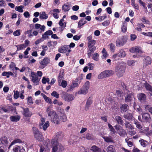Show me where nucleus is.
<instances>
[{
  "label": "nucleus",
  "mask_w": 152,
  "mask_h": 152,
  "mask_svg": "<svg viewBox=\"0 0 152 152\" xmlns=\"http://www.w3.org/2000/svg\"><path fill=\"white\" fill-rule=\"evenodd\" d=\"M59 135L61 137L62 136L61 133H57L56 135V138L53 139L51 141L52 152H62L64 150V148L63 145L58 142L57 140L60 138Z\"/></svg>",
  "instance_id": "obj_1"
},
{
  "label": "nucleus",
  "mask_w": 152,
  "mask_h": 152,
  "mask_svg": "<svg viewBox=\"0 0 152 152\" xmlns=\"http://www.w3.org/2000/svg\"><path fill=\"white\" fill-rule=\"evenodd\" d=\"M126 64L123 62L118 63L115 66V72L117 76L119 77H122L125 72Z\"/></svg>",
  "instance_id": "obj_2"
},
{
  "label": "nucleus",
  "mask_w": 152,
  "mask_h": 152,
  "mask_svg": "<svg viewBox=\"0 0 152 152\" xmlns=\"http://www.w3.org/2000/svg\"><path fill=\"white\" fill-rule=\"evenodd\" d=\"M48 116L51 117V121L55 124H59L58 117L56 113L53 111H50V109L48 108L47 110Z\"/></svg>",
  "instance_id": "obj_3"
},
{
  "label": "nucleus",
  "mask_w": 152,
  "mask_h": 152,
  "mask_svg": "<svg viewBox=\"0 0 152 152\" xmlns=\"http://www.w3.org/2000/svg\"><path fill=\"white\" fill-rule=\"evenodd\" d=\"M114 73V71L111 70H104L98 75L97 78L99 79H102L110 76L113 75Z\"/></svg>",
  "instance_id": "obj_4"
},
{
  "label": "nucleus",
  "mask_w": 152,
  "mask_h": 152,
  "mask_svg": "<svg viewBox=\"0 0 152 152\" xmlns=\"http://www.w3.org/2000/svg\"><path fill=\"white\" fill-rule=\"evenodd\" d=\"M90 85V83L89 82L87 81L78 91V94H87Z\"/></svg>",
  "instance_id": "obj_5"
},
{
  "label": "nucleus",
  "mask_w": 152,
  "mask_h": 152,
  "mask_svg": "<svg viewBox=\"0 0 152 152\" xmlns=\"http://www.w3.org/2000/svg\"><path fill=\"white\" fill-rule=\"evenodd\" d=\"M127 39V38L126 36H122L119 37L116 41V46L120 47L123 46L126 42Z\"/></svg>",
  "instance_id": "obj_6"
},
{
  "label": "nucleus",
  "mask_w": 152,
  "mask_h": 152,
  "mask_svg": "<svg viewBox=\"0 0 152 152\" xmlns=\"http://www.w3.org/2000/svg\"><path fill=\"white\" fill-rule=\"evenodd\" d=\"M118 134L121 137H124L127 135L126 131L119 125H117L114 126Z\"/></svg>",
  "instance_id": "obj_7"
},
{
  "label": "nucleus",
  "mask_w": 152,
  "mask_h": 152,
  "mask_svg": "<svg viewBox=\"0 0 152 152\" xmlns=\"http://www.w3.org/2000/svg\"><path fill=\"white\" fill-rule=\"evenodd\" d=\"M45 118H41L39 124L40 128L43 129L44 131L46 130L50 125L49 121H47L45 122Z\"/></svg>",
  "instance_id": "obj_8"
},
{
  "label": "nucleus",
  "mask_w": 152,
  "mask_h": 152,
  "mask_svg": "<svg viewBox=\"0 0 152 152\" xmlns=\"http://www.w3.org/2000/svg\"><path fill=\"white\" fill-rule=\"evenodd\" d=\"M62 98L65 101L70 102L74 99L75 97L72 94H69L65 92H63L62 93Z\"/></svg>",
  "instance_id": "obj_9"
},
{
  "label": "nucleus",
  "mask_w": 152,
  "mask_h": 152,
  "mask_svg": "<svg viewBox=\"0 0 152 152\" xmlns=\"http://www.w3.org/2000/svg\"><path fill=\"white\" fill-rule=\"evenodd\" d=\"M50 60L48 57H45L43 59L39 61V64L40 65L39 66V68L43 69L50 63Z\"/></svg>",
  "instance_id": "obj_10"
},
{
  "label": "nucleus",
  "mask_w": 152,
  "mask_h": 152,
  "mask_svg": "<svg viewBox=\"0 0 152 152\" xmlns=\"http://www.w3.org/2000/svg\"><path fill=\"white\" fill-rule=\"evenodd\" d=\"M31 76L32 77L31 81L33 82V85L34 86L38 85L40 81V79L38 78V76L36 73L34 72H31Z\"/></svg>",
  "instance_id": "obj_11"
},
{
  "label": "nucleus",
  "mask_w": 152,
  "mask_h": 152,
  "mask_svg": "<svg viewBox=\"0 0 152 152\" xmlns=\"http://www.w3.org/2000/svg\"><path fill=\"white\" fill-rule=\"evenodd\" d=\"M129 51L132 53H142L141 48L139 46L132 47L130 49Z\"/></svg>",
  "instance_id": "obj_12"
},
{
  "label": "nucleus",
  "mask_w": 152,
  "mask_h": 152,
  "mask_svg": "<svg viewBox=\"0 0 152 152\" xmlns=\"http://www.w3.org/2000/svg\"><path fill=\"white\" fill-rule=\"evenodd\" d=\"M59 52L61 53H65L67 52H70L71 50L68 45H64L60 48L58 50Z\"/></svg>",
  "instance_id": "obj_13"
},
{
  "label": "nucleus",
  "mask_w": 152,
  "mask_h": 152,
  "mask_svg": "<svg viewBox=\"0 0 152 152\" xmlns=\"http://www.w3.org/2000/svg\"><path fill=\"white\" fill-rule=\"evenodd\" d=\"M12 150L14 152H26L23 147L17 145L13 147Z\"/></svg>",
  "instance_id": "obj_14"
},
{
  "label": "nucleus",
  "mask_w": 152,
  "mask_h": 152,
  "mask_svg": "<svg viewBox=\"0 0 152 152\" xmlns=\"http://www.w3.org/2000/svg\"><path fill=\"white\" fill-rule=\"evenodd\" d=\"M82 139H86L88 140H93L94 139L93 135L89 133H86L81 135Z\"/></svg>",
  "instance_id": "obj_15"
},
{
  "label": "nucleus",
  "mask_w": 152,
  "mask_h": 152,
  "mask_svg": "<svg viewBox=\"0 0 152 152\" xmlns=\"http://www.w3.org/2000/svg\"><path fill=\"white\" fill-rule=\"evenodd\" d=\"M23 115L26 117H30L32 115V112L30 111L28 108H23Z\"/></svg>",
  "instance_id": "obj_16"
},
{
  "label": "nucleus",
  "mask_w": 152,
  "mask_h": 152,
  "mask_svg": "<svg viewBox=\"0 0 152 152\" xmlns=\"http://www.w3.org/2000/svg\"><path fill=\"white\" fill-rule=\"evenodd\" d=\"M134 98L133 94L132 93L128 94L125 97V101L126 102L130 103Z\"/></svg>",
  "instance_id": "obj_17"
},
{
  "label": "nucleus",
  "mask_w": 152,
  "mask_h": 152,
  "mask_svg": "<svg viewBox=\"0 0 152 152\" xmlns=\"http://www.w3.org/2000/svg\"><path fill=\"white\" fill-rule=\"evenodd\" d=\"M96 47H88L87 55L88 56V58H90V57L91 56V54L96 50Z\"/></svg>",
  "instance_id": "obj_18"
},
{
  "label": "nucleus",
  "mask_w": 152,
  "mask_h": 152,
  "mask_svg": "<svg viewBox=\"0 0 152 152\" xmlns=\"http://www.w3.org/2000/svg\"><path fill=\"white\" fill-rule=\"evenodd\" d=\"M45 27L44 25L41 26L40 24L38 23H37L35 25V28L36 29L39 28L40 30H39L38 31L40 30V31H39L40 33L44 32L45 30Z\"/></svg>",
  "instance_id": "obj_19"
},
{
  "label": "nucleus",
  "mask_w": 152,
  "mask_h": 152,
  "mask_svg": "<svg viewBox=\"0 0 152 152\" xmlns=\"http://www.w3.org/2000/svg\"><path fill=\"white\" fill-rule=\"evenodd\" d=\"M50 149L48 147V144L40 147L39 152H49Z\"/></svg>",
  "instance_id": "obj_20"
},
{
  "label": "nucleus",
  "mask_w": 152,
  "mask_h": 152,
  "mask_svg": "<svg viewBox=\"0 0 152 152\" xmlns=\"http://www.w3.org/2000/svg\"><path fill=\"white\" fill-rule=\"evenodd\" d=\"M137 97L138 99L141 102L145 101L146 98V95L142 93L138 94L137 95Z\"/></svg>",
  "instance_id": "obj_21"
},
{
  "label": "nucleus",
  "mask_w": 152,
  "mask_h": 152,
  "mask_svg": "<svg viewBox=\"0 0 152 152\" xmlns=\"http://www.w3.org/2000/svg\"><path fill=\"white\" fill-rule=\"evenodd\" d=\"M92 103V100L90 98H89L87 100L86 104L85 107V110L86 111L88 110L90 107Z\"/></svg>",
  "instance_id": "obj_22"
},
{
  "label": "nucleus",
  "mask_w": 152,
  "mask_h": 152,
  "mask_svg": "<svg viewBox=\"0 0 152 152\" xmlns=\"http://www.w3.org/2000/svg\"><path fill=\"white\" fill-rule=\"evenodd\" d=\"M151 64V58L149 56H147L145 58L143 61L144 66H146L148 64Z\"/></svg>",
  "instance_id": "obj_23"
},
{
  "label": "nucleus",
  "mask_w": 152,
  "mask_h": 152,
  "mask_svg": "<svg viewBox=\"0 0 152 152\" xmlns=\"http://www.w3.org/2000/svg\"><path fill=\"white\" fill-rule=\"evenodd\" d=\"M114 119L119 124L123 125L124 121L120 116L118 115L116 116L115 117Z\"/></svg>",
  "instance_id": "obj_24"
},
{
  "label": "nucleus",
  "mask_w": 152,
  "mask_h": 152,
  "mask_svg": "<svg viewBox=\"0 0 152 152\" xmlns=\"http://www.w3.org/2000/svg\"><path fill=\"white\" fill-rule=\"evenodd\" d=\"M102 138L104 139L105 141L107 142L113 143L114 142L113 138L110 136H103L102 137Z\"/></svg>",
  "instance_id": "obj_25"
},
{
  "label": "nucleus",
  "mask_w": 152,
  "mask_h": 152,
  "mask_svg": "<svg viewBox=\"0 0 152 152\" xmlns=\"http://www.w3.org/2000/svg\"><path fill=\"white\" fill-rule=\"evenodd\" d=\"M78 86V83L72 82V84L68 87L67 91H72L75 88L77 87Z\"/></svg>",
  "instance_id": "obj_26"
},
{
  "label": "nucleus",
  "mask_w": 152,
  "mask_h": 152,
  "mask_svg": "<svg viewBox=\"0 0 152 152\" xmlns=\"http://www.w3.org/2000/svg\"><path fill=\"white\" fill-rule=\"evenodd\" d=\"M87 23V21L83 18H81L78 23V28H81V27Z\"/></svg>",
  "instance_id": "obj_27"
},
{
  "label": "nucleus",
  "mask_w": 152,
  "mask_h": 152,
  "mask_svg": "<svg viewBox=\"0 0 152 152\" xmlns=\"http://www.w3.org/2000/svg\"><path fill=\"white\" fill-rule=\"evenodd\" d=\"M21 143H22V141L21 140L18 138H15L11 142V144L8 147V148L10 149L12 145L15 144Z\"/></svg>",
  "instance_id": "obj_28"
},
{
  "label": "nucleus",
  "mask_w": 152,
  "mask_h": 152,
  "mask_svg": "<svg viewBox=\"0 0 152 152\" xmlns=\"http://www.w3.org/2000/svg\"><path fill=\"white\" fill-rule=\"evenodd\" d=\"M48 18V16L45 12H43L40 13L39 18L42 20H45Z\"/></svg>",
  "instance_id": "obj_29"
},
{
  "label": "nucleus",
  "mask_w": 152,
  "mask_h": 152,
  "mask_svg": "<svg viewBox=\"0 0 152 152\" xmlns=\"http://www.w3.org/2000/svg\"><path fill=\"white\" fill-rule=\"evenodd\" d=\"M142 114L143 120L145 121H148L150 119V115L148 113H144Z\"/></svg>",
  "instance_id": "obj_30"
},
{
  "label": "nucleus",
  "mask_w": 152,
  "mask_h": 152,
  "mask_svg": "<svg viewBox=\"0 0 152 152\" xmlns=\"http://www.w3.org/2000/svg\"><path fill=\"white\" fill-rule=\"evenodd\" d=\"M77 138V137L76 136H71L70 139L69 141V143L70 144H72L74 143L77 142L76 140Z\"/></svg>",
  "instance_id": "obj_31"
},
{
  "label": "nucleus",
  "mask_w": 152,
  "mask_h": 152,
  "mask_svg": "<svg viewBox=\"0 0 152 152\" xmlns=\"http://www.w3.org/2000/svg\"><path fill=\"white\" fill-rule=\"evenodd\" d=\"M118 53V56L120 58H124L126 56V52L123 49H121L120 50Z\"/></svg>",
  "instance_id": "obj_32"
},
{
  "label": "nucleus",
  "mask_w": 152,
  "mask_h": 152,
  "mask_svg": "<svg viewBox=\"0 0 152 152\" xmlns=\"http://www.w3.org/2000/svg\"><path fill=\"white\" fill-rule=\"evenodd\" d=\"M121 111V112H124L126 111L128 109V106L126 104H122L120 107Z\"/></svg>",
  "instance_id": "obj_33"
},
{
  "label": "nucleus",
  "mask_w": 152,
  "mask_h": 152,
  "mask_svg": "<svg viewBox=\"0 0 152 152\" xmlns=\"http://www.w3.org/2000/svg\"><path fill=\"white\" fill-rule=\"evenodd\" d=\"M116 93L117 96V98L118 99L121 100L123 99L124 94L120 90L117 91Z\"/></svg>",
  "instance_id": "obj_34"
},
{
  "label": "nucleus",
  "mask_w": 152,
  "mask_h": 152,
  "mask_svg": "<svg viewBox=\"0 0 152 152\" xmlns=\"http://www.w3.org/2000/svg\"><path fill=\"white\" fill-rule=\"evenodd\" d=\"M35 138L39 141H42L44 140L42 134L40 133L34 136Z\"/></svg>",
  "instance_id": "obj_35"
},
{
  "label": "nucleus",
  "mask_w": 152,
  "mask_h": 152,
  "mask_svg": "<svg viewBox=\"0 0 152 152\" xmlns=\"http://www.w3.org/2000/svg\"><path fill=\"white\" fill-rule=\"evenodd\" d=\"M91 150L93 152H101V149L95 145L92 146L91 148Z\"/></svg>",
  "instance_id": "obj_36"
},
{
  "label": "nucleus",
  "mask_w": 152,
  "mask_h": 152,
  "mask_svg": "<svg viewBox=\"0 0 152 152\" xmlns=\"http://www.w3.org/2000/svg\"><path fill=\"white\" fill-rule=\"evenodd\" d=\"M107 152H115L114 147L112 145H110L107 149Z\"/></svg>",
  "instance_id": "obj_37"
},
{
  "label": "nucleus",
  "mask_w": 152,
  "mask_h": 152,
  "mask_svg": "<svg viewBox=\"0 0 152 152\" xmlns=\"http://www.w3.org/2000/svg\"><path fill=\"white\" fill-rule=\"evenodd\" d=\"M132 116L131 113L128 112L125 113L124 115V118L127 120H129L132 119Z\"/></svg>",
  "instance_id": "obj_38"
},
{
  "label": "nucleus",
  "mask_w": 152,
  "mask_h": 152,
  "mask_svg": "<svg viewBox=\"0 0 152 152\" xmlns=\"http://www.w3.org/2000/svg\"><path fill=\"white\" fill-rule=\"evenodd\" d=\"M139 142L140 143L141 145L143 147H145L148 142L146 140L141 139L139 140Z\"/></svg>",
  "instance_id": "obj_39"
},
{
  "label": "nucleus",
  "mask_w": 152,
  "mask_h": 152,
  "mask_svg": "<svg viewBox=\"0 0 152 152\" xmlns=\"http://www.w3.org/2000/svg\"><path fill=\"white\" fill-rule=\"evenodd\" d=\"M99 55L98 53H95L92 55V58L94 60L98 61L99 59Z\"/></svg>",
  "instance_id": "obj_40"
},
{
  "label": "nucleus",
  "mask_w": 152,
  "mask_h": 152,
  "mask_svg": "<svg viewBox=\"0 0 152 152\" xmlns=\"http://www.w3.org/2000/svg\"><path fill=\"white\" fill-rule=\"evenodd\" d=\"M1 143L4 145L7 144L8 143L7 138L6 137H2L0 139Z\"/></svg>",
  "instance_id": "obj_41"
},
{
  "label": "nucleus",
  "mask_w": 152,
  "mask_h": 152,
  "mask_svg": "<svg viewBox=\"0 0 152 152\" xmlns=\"http://www.w3.org/2000/svg\"><path fill=\"white\" fill-rule=\"evenodd\" d=\"M125 126L127 129H129L131 130H133L134 129V126L132 125L128 122L125 121Z\"/></svg>",
  "instance_id": "obj_42"
},
{
  "label": "nucleus",
  "mask_w": 152,
  "mask_h": 152,
  "mask_svg": "<svg viewBox=\"0 0 152 152\" xmlns=\"http://www.w3.org/2000/svg\"><path fill=\"white\" fill-rule=\"evenodd\" d=\"M20 117L18 116H13L10 117V119L12 121L17 122L19 121Z\"/></svg>",
  "instance_id": "obj_43"
},
{
  "label": "nucleus",
  "mask_w": 152,
  "mask_h": 152,
  "mask_svg": "<svg viewBox=\"0 0 152 152\" xmlns=\"http://www.w3.org/2000/svg\"><path fill=\"white\" fill-rule=\"evenodd\" d=\"M108 126L111 132V134L112 135L113 134H115L116 132L113 126L109 123L108 124Z\"/></svg>",
  "instance_id": "obj_44"
},
{
  "label": "nucleus",
  "mask_w": 152,
  "mask_h": 152,
  "mask_svg": "<svg viewBox=\"0 0 152 152\" xmlns=\"http://www.w3.org/2000/svg\"><path fill=\"white\" fill-rule=\"evenodd\" d=\"M13 73L11 72H4L2 73L3 76H6L7 78H9L10 75H12Z\"/></svg>",
  "instance_id": "obj_45"
},
{
  "label": "nucleus",
  "mask_w": 152,
  "mask_h": 152,
  "mask_svg": "<svg viewBox=\"0 0 152 152\" xmlns=\"http://www.w3.org/2000/svg\"><path fill=\"white\" fill-rule=\"evenodd\" d=\"M43 97L47 102L50 104L52 103L51 99L50 98L46 96L45 95L43 94Z\"/></svg>",
  "instance_id": "obj_46"
},
{
  "label": "nucleus",
  "mask_w": 152,
  "mask_h": 152,
  "mask_svg": "<svg viewBox=\"0 0 152 152\" xmlns=\"http://www.w3.org/2000/svg\"><path fill=\"white\" fill-rule=\"evenodd\" d=\"M70 6L68 4H64L63 5L62 9L65 12L68 11L70 9Z\"/></svg>",
  "instance_id": "obj_47"
},
{
  "label": "nucleus",
  "mask_w": 152,
  "mask_h": 152,
  "mask_svg": "<svg viewBox=\"0 0 152 152\" xmlns=\"http://www.w3.org/2000/svg\"><path fill=\"white\" fill-rule=\"evenodd\" d=\"M32 130L34 137L40 133L38 129L35 127H33L32 128Z\"/></svg>",
  "instance_id": "obj_48"
},
{
  "label": "nucleus",
  "mask_w": 152,
  "mask_h": 152,
  "mask_svg": "<svg viewBox=\"0 0 152 152\" xmlns=\"http://www.w3.org/2000/svg\"><path fill=\"white\" fill-rule=\"evenodd\" d=\"M24 8V6L22 5H20L18 7H15V10H16L18 11L19 12L22 13L23 11V8Z\"/></svg>",
  "instance_id": "obj_49"
},
{
  "label": "nucleus",
  "mask_w": 152,
  "mask_h": 152,
  "mask_svg": "<svg viewBox=\"0 0 152 152\" xmlns=\"http://www.w3.org/2000/svg\"><path fill=\"white\" fill-rule=\"evenodd\" d=\"M58 83L59 86H61L64 88L66 87L67 84V82L64 80H62L61 83V82Z\"/></svg>",
  "instance_id": "obj_50"
},
{
  "label": "nucleus",
  "mask_w": 152,
  "mask_h": 152,
  "mask_svg": "<svg viewBox=\"0 0 152 152\" xmlns=\"http://www.w3.org/2000/svg\"><path fill=\"white\" fill-rule=\"evenodd\" d=\"M127 29V23L126 22L123 23V26L121 27L122 31L123 32H125Z\"/></svg>",
  "instance_id": "obj_51"
},
{
  "label": "nucleus",
  "mask_w": 152,
  "mask_h": 152,
  "mask_svg": "<svg viewBox=\"0 0 152 152\" xmlns=\"http://www.w3.org/2000/svg\"><path fill=\"white\" fill-rule=\"evenodd\" d=\"M145 88L146 89L151 92H152V87L149 84L146 83L145 85Z\"/></svg>",
  "instance_id": "obj_52"
},
{
  "label": "nucleus",
  "mask_w": 152,
  "mask_h": 152,
  "mask_svg": "<svg viewBox=\"0 0 152 152\" xmlns=\"http://www.w3.org/2000/svg\"><path fill=\"white\" fill-rule=\"evenodd\" d=\"M64 21V19H61L60 20L59 23V25L60 26L62 27L61 28H64L66 26V23L65 22L63 23V22Z\"/></svg>",
  "instance_id": "obj_53"
},
{
  "label": "nucleus",
  "mask_w": 152,
  "mask_h": 152,
  "mask_svg": "<svg viewBox=\"0 0 152 152\" xmlns=\"http://www.w3.org/2000/svg\"><path fill=\"white\" fill-rule=\"evenodd\" d=\"M61 112H63V113H61V115L63 116V117L62 118V121L63 122H64L66 121V117L65 114L64 113V110L63 109H61Z\"/></svg>",
  "instance_id": "obj_54"
},
{
  "label": "nucleus",
  "mask_w": 152,
  "mask_h": 152,
  "mask_svg": "<svg viewBox=\"0 0 152 152\" xmlns=\"http://www.w3.org/2000/svg\"><path fill=\"white\" fill-rule=\"evenodd\" d=\"M17 47V50H21L23 48H26V46H25L24 44H20L16 46Z\"/></svg>",
  "instance_id": "obj_55"
},
{
  "label": "nucleus",
  "mask_w": 152,
  "mask_h": 152,
  "mask_svg": "<svg viewBox=\"0 0 152 152\" xmlns=\"http://www.w3.org/2000/svg\"><path fill=\"white\" fill-rule=\"evenodd\" d=\"M96 42L95 40L94 41H92L89 42H88V47H95L94 45L96 43Z\"/></svg>",
  "instance_id": "obj_56"
},
{
  "label": "nucleus",
  "mask_w": 152,
  "mask_h": 152,
  "mask_svg": "<svg viewBox=\"0 0 152 152\" xmlns=\"http://www.w3.org/2000/svg\"><path fill=\"white\" fill-rule=\"evenodd\" d=\"M27 100L28 104L29 105H31L33 103L32 97L31 96H29L26 99Z\"/></svg>",
  "instance_id": "obj_57"
},
{
  "label": "nucleus",
  "mask_w": 152,
  "mask_h": 152,
  "mask_svg": "<svg viewBox=\"0 0 152 152\" xmlns=\"http://www.w3.org/2000/svg\"><path fill=\"white\" fill-rule=\"evenodd\" d=\"M8 107L9 108V111L11 110L12 113H16V107L10 106H8Z\"/></svg>",
  "instance_id": "obj_58"
},
{
  "label": "nucleus",
  "mask_w": 152,
  "mask_h": 152,
  "mask_svg": "<svg viewBox=\"0 0 152 152\" xmlns=\"http://www.w3.org/2000/svg\"><path fill=\"white\" fill-rule=\"evenodd\" d=\"M51 95L56 98L58 99L59 98V94L56 91H54L51 94Z\"/></svg>",
  "instance_id": "obj_59"
},
{
  "label": "nucleus",
  "mask_w": 152,
  "mask_h": 152,
  "mask_svg": "<svg viewBox=\"0 0 152 152\" xmlns=\"http://www.w3.org/2000/svg\"><path fill=\"white\" fill-rule=\"evenodd\" d=\"M135 61L133 60H128L127 62V64L130 66H133L134 65Z\"/></svg>",
  "instance_id": "obj_60"
},
{
  "label": "nucleus",
  "mask_w": 152,
  "mask_h": 152,
  "mask_svg": "<svg viewBox=\"0 0 152 152\" xmlns=\"http://www.w3.org/2000/svg\"><path fill=\"white\" fill-rule=\"evenodd\" d=\"M94 65V64L92 63H89L88 64V68L90 70H93Z\"/></svg>",
  "instance_id": "obj_61"
},
{
  "label": "nucleus",
  "mask_w": 152,
  "mask_h": 152,
  "mask_svg": "<svg viewBox=\"0 0 152 152\" xmlns=\"http://www.w3.org/2000/svg\"><path fill=\"white\" fill-rule=\"evenodd\" d=\"M132 5L134 7L135 9L137 10H138L139 9V6L137 4H135L134 0H132Z\"/></svg>",
  "instance_id": "obj_62"
},
{
  "label": "nucleus",
  "mask_w": 152,
  "mask_h": 152,
  "mask_svg": "<svg viewBox=\"0 0 152 152\" xmlns=\"http://www.w3.org/2000/svg\"><path fill=\"white\" fill-rule=\"evenodd\" d=\"M20 30H17L14 31L13 33V34L15 36H18L20 34Z\"/></svg>",
  "instance_id": "obj_63"
},
{
  "label": "nucleus",
  "mask_w": 152,
  "mask_h": 152,
  "mask_svg": "<svg viewBox=\"0 0 152 152\" xmlns=\"http://www.w3.org/2000/svg\"><path fill=\"white\" fill-rule=\"evenodd\" d=\"M109 45L110 47V49L111 50L114 51L115 50V46L114 44L111 43Z\"/></svg>",
  "instance_id": "obj_64"
}]
</instances>
